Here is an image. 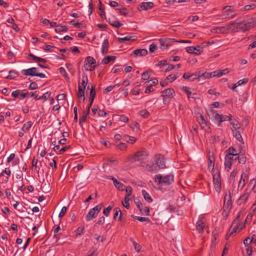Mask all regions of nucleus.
<instances>
[{
	"label": "nucleus",
	"mask_w": 256,
	"mask_h": 256,
	"mask_svg": "<svg viewBox=\"0 0 256 256\" xmlns=\"http://www.w3.org/2000/svg\"><path fill=\"white\" fill-rule=\"evenodd\" d=\"M255 22L254 18H252L247 22L238 19L236 20L230 22V25L232 26V32L242 31L244 32L248 31L254 27Z\"/></svg>",
	"instance_id": "nucleus-1"
},
{
	"label": "nucleus",
	"mask_w": 256,
	"mask_h": 256,
	"mask_svg": "<svg viewBox=\"0 0 256 256\" xmlns=\"http://www.w3.org/2000/svg\"><path fill=\"white\" fill-rule=\"evenodd\" d=\"M148 155L146 151H138L135 152L133 155L130 156L128 158V160L130 162H138L140 164H142L146 159Z\"/></svg>",
	"instance_id": "nucleus-2"
},
{
	"label": "nucleus",
	"mask_w": 256,
	"mask_h": 256,
	"mask_svg": "<svg viewBox=\"0 0 256 256\" xmlns=\"http://www.w3.org/2000/svg\"><path fill=\"white\" fill-rule=\"evenodd\" d=\"M174 176L172 174H168L162 176L161 174L155 176V182H158L162 186H168L174 181Z\"/></svg>",
	"instance_id": "nucleus-3"
},
{
	"label": "nucleus",
	"mask_w": 256,
	"mask_h": 256,
	"mask_svg": "<svg viewBox=\"0 0 256 256\" xmlns=\"http://www.w3.org/2000/svg\"><path fill=\"white\" fill-rule=\"evenodd\" d=\"M155 164L152 166L148 165V170L150 172H154L156 170V167L158 166L160 168H166L165 162L163 156L161 155L156 156L154 158Z\"/></svg>",
	"instance_id": "nucleus-4"
},
{
	"label": "nucleus",
	"mask_w": 256,
	"mask_h": 256,
	"mask_svg": "<svg viewBox=\"0 0 256 256\" xmlns=\"http://www.w3.org/2000/svg\"><path fill=\"white\" fill-rule=\"evenodd\" d=\"M159 41L160 46V48L162 50H165L166 48H168V46H171L174 42H178V41L175 40L174 39L170 38H161L159 40ZM178 42L182 43H190V41L184 40H180L178 41Z\"/></svg>",
	"instance_id": "nucleus-5"
},
{
	"label": "nucleus",
	"mask_w": 256,
	"mask_h": 256,
	"mask_svg": "<svg viewBox=\"0 0 256 256\" xmlns=\"http://www.w3.org/2000/svg\"><path fill=\"white\" fill-rule=\"evenodd\" d=\"M210 112L212 114V115L213 117L215 118V120H218V126H221V123L222 122L228 120H231V114H229V116L219 114L216 111H214L212 109H211L210 110Z\"/></svg>",
	"instance_id": "nucleus-6"
},
{
	"label": "nucleus",
	"mask_w": 256,
	"mask_h": 256,
	"mask_svg": "<svg viewBox=\"0 0 256 256\" xmlns=\"http://www.w3.org/2000/svg\"><path fill=\"white\" fill-rule=\"evenodd\" d=\"M102 208V204H98L90 209L86 216V221H90L96 218Z\"/></svg>",
	"instance_id": "nucleus-7"
},
{
	"label": "nucleus",
	"mask_w": 256,
	"mask_h": 256,
	"mask_svg": "<svg viewBox=\"0 0 256 256\" xmlns=\"http://www.w3.org/2000/svg\"><path fill=\"white\" fill-rule=\"evenodd\" d=\"M162 96L163 98V102L165 104H168L169 101L175 94L174 90L172 88H168L163 90Z\"/></svg>",
	"instance_id": "nucleus-8"
},
{
	"label": "nucleus",
	"mask_w": 256,
	"mask_h": 256,
	"mask_svg": "<svg viewBox=\"0 0 256 256\" xmlns=\"http://www.w3.org/2000/svg\"><path fill=\"white\" fill-rule=\"evenodd\" d=\"M38 68H32L26 70H23L22 74L24 76H37L41 78L46 77V75L42 73H38L37 72Z\"/></svg>",
	"instance_id": "nucleus-9"
},
{
	"label": "nucleus",
	"mask_w": 256,
	"mask_h": 256,
	"mask_svg": "<svg viewBox=\"0 0 256 256\" xmlns=\"http://www.w3.org/2000/svg\"><path fill=\"white\" fill-rule=\"evenodd\" d=\"M212 176L216 190L219 193L221 190V181L220 172L218 170H216V172L214 171Z\"/></svg>",
	"instance_id": "nucleus-10"
},
{
	"label": "nucleus",
	"mask_w": 256,
	"mask_h": 256,
	"mask_svg": "<svg viewBox=\"0 0 256 256\" xmlns=\"http://www.w3.org/2000/svg\"><path fill=\"white\" fill-rule=\"evenodd\" d=\"M96 62L94 58L88 56L86 57L84 60V68L87 71H92L96 67L95 64Z\"/></svg>",
	"instance_id": "nucleus-11"
},
{
	"label": "nucleus",
	"mask_w": 256,
	"mask_h": 256,
	"mask_svg": "<svg viewBox=\"0 0 256 256\" xmlns=\"http://www.w3.org/2000/svg\"><path fill=\"white\" fill-rule=\"evenodd\" d=\"M251 190L246 188L237 200V204L239 206L246 204L250 198Z\"/></svg>",
	"instance_id": "nucleus-12"
},
{
	"label": "nucleus",
	"mask_w": 256,
	"mask_h": 256,
	"mask_svg": "<svg viewBox=\"0 0 256 256\" xmlns=\"http://www.w3.org/2000/svg\"><path fill=\"white\" fill-rule=\"evenodd\" d=\"M230 30L232 31V26L230 25V22L226 26L214 27L211 29L210 32L212 33L228 34Z\"/></svg>",
	"instance_id": "nucleus-13"
},
{
	"label": "nucleus",
	"mask_w": 256,
	"mask_h": 256,
	"mask_svg": "<svg viewBox=\"0 0 256 256\" xmlns=\"http://www.w3.org/2000/svg\"><path fill=\"white\" fill-rule=\"evenodd\" d=\"M239 217L240 215L238 214L236 218L233 220L232 224V226H234L233 230L232 232H230L226 236V240H228L230 236H232L234 233H236L238 232H240L242 230V227L241 226H236L238 222Z\"/></svg>",
	"instance_id": "nucleus-14"
},
{
	"label": "nucleus",
	"mask_w": 256,
	"mask_h": 256,
	"mask_svg": "<svg viewBox=\"0 0 256 256\" xmlns=\"http://www.w3.org/2000/svg\"><path fill=\"white\" fill-rule=\"evenodd\" d=\"M224 208H226L227 211L230 210L232 206V200L230 192L228 191V194H226L224 197Z\"/></svg>",
	"instance_id": "nucleus-15"
},
{
	"label": "nucleus",
	"mask_w": 256,
	"mask_h": 256,
	"mask_svg": "<svg viewBox=\"0 0 256 256\" xmlns=\"http://www.w3.org/2000/svg\"><path fill=\"white\" fill-rule=\"evenodd\" d=\"M206 72H204L202 71L197 72L192 74H190V81H194V80L198 79V81L201 80H204L206 78Z\"/></svg>",
	"instance_id": "nucleus-16"
},
{
	"label": "nucleus",
	"mask_w": 256,
	"mask_h": 256,
	"mask_svg": "<svg viewBox=\"0 0 256 256\" xmlns=\"http://www.w3.org/2000/svg\"><path fill=\"white\" fill-rule=\"evenodd\" d=\"M234 157L228 154H226L225 156L224 166L226 168H228V170L230 169L234 161L236 160Z\"/></svg>",
	"instance_id": "nucleus-17"
},
{
	"label": "nucleus",
	"mask_w": 256,
	"mask_h": 256,
	"mask_svg": "<svg viewBox=\"0 0 256 256\" xmlns=\"http://www.w3.org/2000/svg\"><path fill=\"white\" fill-rule=\"evenodd\" d=\"M95 96H96L95 86H92V88L90 89V102L88 106L87 110H86V112H88V113H90V108L92 104V103L94 100Z\"/></svg>",
	"instance_id": "nucleus-18"
},
{
	"label": "nucleus",
	"mask_w": 256,
	"mask_h": 256,
	"mask_svg": "<svg viewBox=\"0 0 256 256\" xmlns=\"http://www.w3.org/2000/svg\"><path fill=\"white\" fill-rule=\"evenodd\" d=\"M154 6V4L152 2H146L141 3L138 7L140 10H147L151 9Z\"/></svg>",
	"instance_id": "nucleus-19"
},
{
	"label": "nucleus",
	"mask_w": 256,
	"mask_h": 256,
	"mask_svg": "<svg viewBox=\"0 0 256 256\" xmlns=\"http://www.w3.org/2000/svg\"><path fill=\"white\" fill-rule=\"evenodd\" d=\"M223 76L220 70H217L212 72H206V78H210L214 76L220 77Z\"/></svg>",
	"instance_id": "nucleus-20"
},
{
	"label": "nucleus",
	"mask_w": 256,
	"mask_h": 256,
	"mask_svg": "<svg viewBox=\"0 0 256 256\" xmlns=\"http://www.w3.org/2000/svg\"><path fill=\"white\" fill-rule=\"evenodd\" d=\"M132 54L135 56H144L148 54V51L144 48L137 49L133 52Z\"/></svg>",
	"instance_id": "nucleus-21"
},
{
	"label": "nucleus",
	"mask_w": 256,
	"mask_h": 256,
	"mask_svg": "<svg viewBox=\"0 0 256 256\" xmlns=\"http://www.w3.org/2000/svg\"><path fill=\"white\" fill-rule=\"evenodd\" d=\"M108 39H106L103 42L102 46V53L103 55L108 52Z\"/></svg>",
	"instance_id": "nucleus-22"
},
{
	"label": "nucleus",
	"mask_w": 256,
	"mask_h": 256,
	"mask_svg": "<svg viewBox=\"0 0 256 256\" xmlns=\"http://www.w3.org/2000/svg\"><path fill=\"white\" fill-rule=\"evenodd\" d=\"M210 44L209 42L202 43L200 46L195 47V54L199 55L203 52V48L206 46V44Z\"/></svg>",
	"instance_id": "nucleus-23"
},
{
	"label": "nucleus",
	"mask_w": 256,
	"mask_h": 256,
	"mask_svg": "<svg viewBox=\"0 0 256 256\" xmlns=\"http://www.w3.org/2000/svg\"><path fill=\"white\" fill-rule=\"evenodd\" d=\"M84 90L85 88L84 87H82V86H80V84H78V92L77 93V96L78 98H80L83 97V100L84 101L85 98L84 96Z\"/></svg>",
	"instance_id": "nucleus-24"
},
{
	"label": "nucleus",
	"mask_w": 256,
	"mask_h": 256,
	"mask_svg": "<svg viewBox=\"0 0 256 256\" xmlns=\"http://www.w3.org/2000/svg\"><path fill=\"white\" fill-rule=\"evenodd\" d=\"M198 120L202 128L204 129L206 128V127H208L206 121L203 116L200 115Z\"/></svg>",
	"instance_id": "nucleus-25"
},
{
	"label": "nucleus",
	"mask_w": 256,
	"mask_h": 256,
	"mask_svg": "<svg viewBox=\"0 0 256 256\" xmlns=\"http://www.w3.org/2000/svg\"><path fill=\"white\" fill-rule=\"evenodd\" d=\"M226 154H228L230 156H236L238 155V153L237 152L236 150L233 147H230L227 150L226 152Z\"/></svg>",
	"instance_id": "nucleus-26"
},
{
	"label": "nucleus",
	"mask_w": 256,
	"mask_h": 256,
	"mask_svg": "<svg viewBox=\"0 0 256 256\" xmlns=\"http://www.w3.org/2000/svg\"><path fill=\"white\" fill-rule=\"evenodd\" d=\"M88 112L84 111L83 116H80L79 119V124L82 128L83 123L86 121L88 116L89 115Z\"/></svg>",
	"instance_id": "nucleus-27"
},
{
	"label": "nucleus",
	"mask_w": 256,
	"mask_h": 256,
	"mask_svg": "<svg viewBox=\"0 0 256 256\" xmlns=\"http://www.w3.org/2000/svg\"><path fill=\"white\" fill-rule=\"evenodd\" d=\"M204 224L200 221H198L196 224V228L198 232L200 234L204 232Z\"/></svg>",
	"instance_id": "nucleus-28"
},
{
	"label": "nucleus",
	"mask_w": 256,
	"mask_h": 256,
	"mask_svg": "<svg viewBox=\"0 0 256 256\" xmlns=\"http://www.w3.org/2000/svg\"><path fill=\"white\" fill-rule=\"evenodd\" d=\"M109 24L111 26H112L116 28H119L123 25L122 24L120 23V22H119L118 20H114V18H110L109 19Z\"/></svg>",
	"instance_id": "nucleus-29"
},
{
	"label": "nucleus",
	"mask_w": 256,
	"mask_h": 256,
	"mask_svg": "<svg viewBox=\"0 0 256 256\" xmlns=\"http://www.w3.org/2000/svg\"><path fill=\"white\" fill-rule=\"evenodd\" d=\"M116 58V56H107L102 60V63L103 64H106L114 60Z\"/></svg>",
	"instance_id": "nucleus-30"
},
{
	"label": "nucleus",
	"mask_w": 256,
	"mask_h": 256,
	"mask_svg": "<svg viewBox=\"0 0 256 256\" xmlns=\"http://www.w3.org/2000/svg\"><path fill=\"white\" fill-rule=\"evenodd\" d=\"M245 178H246V176L245 174L243 173L242 174L241 178L239 182L238 185V188L242 189L245 186Z\"/></svg>",
	"instance_id": "nucleus-31"
},
{
	"label": "nucleus",
	"mask_w": 256,
	"mask_h": 256,
	"mask_svg": "<svg viewBox=\"0 0 256 256\" xmlns=\"http://www.w3.org/2000/svg\"><path fill=\"white\" fill-rule=\"evenodd\" d=\"M114 184L119 190L123 191L126 188V186L122 183L118 181L117 180H114Z\"/></svg>",
	"instance_id": "nucleus-32"
},
{
	"label": "nucleus",
	"mask_w": 256,
	"mask_h": 256,
	"mask_svg": "<svg viewBox=\"0 0 256 256\" xmlns=\"http://www.w3.org/2000/svg\"><path fill=\"white\" fill-rule=\"evenodd\" d=\"M99 12L98 14L102 18H106V14L104 12V6L102 4V2L100 1Z\"/></svg>",
	"instance_id": "nucleus-33"
},
{
	"label": "nucleus",
	"mask_w": 256,
	"mask_h": 256,
	"mask_svg": "<svg viewBox=\"0 0 256 256\" xmlns=\"http://www.w3.org/2000/svg\"><path fill=\"white\" fill-rule=\"evenodd\" d=\"M256 212V204L254 203L250 209V211L248 214L246 218L247 219H251L254 214H255Z\"/></svg>",
	"instance_id": "nucleus-34"
},
{
	"label": "nucleus",
	"mask_w": 256,
	"mask_h": 256,
	"mask_svg": "<svg viewBox=\"0 0 256 256\" xmlns=\"http://www.w3.org/2000/svg\"><path fill=\"white\" fill-rule=\"evenodd\" d=\"M236 15V13L234 12H228L226 14H222V18L226 19V18H232Z\"/></svg>",
	"instance_id": "nucleus-35"
},
{
	"label": "nucleus",
	"mask_w": 256,
	"mask_h": 256,
	"mask_svg": "<svg viewBox=\"0 0 256 256\" xmlns=\"http://www.w3.org/2000/svg\"><path fill=\"white\" fill-rule=\"evenodd\" d=\"M142 194L144 200L150 203L152 202V198L145 190H142Z\"/></svg>",
	"instance_id": "nucleus-36"
},
{
	"label": "nucleus",
	"mask_w": 256,
	"mask_h": 256,
	"mask_svg": "<svg viewBox=\"0 0 256 256\" xmlns=\"http://www.w3.org/2000/svg\"><path fill=\"white\" fill-rule=\"evenodd\" d=\"M28 56L32 58L33 60L36 62H40L44 63H45L46 62V59L36 56L34 55L33 54H30L28 55Z\"/></svg>",
	"instance_id": "nucleus-37"
},
{
	"label": "nucleus",
	"mask_w": 256,
	"mask_h": 256,
	"mask_svg": "<svg viewBox=\"0 0 256 256\" xmlns=\"http://www.w3.org/2000/svg\"><path fill=\"white\" fill-rule=\"evenodd\" d=\"M18 72L15 71L14 70H11L9 72V74L6 76V78L8 79H13L15 78L18 77Z\"/></svg>",
	"instance_id": "nucleus-38"
},
{
	"label": "nucleus",
	"mask_w": 256,
	"mask_h": 256,
	"mask_svg": "<svg viewBox=\"0 0 256 256\" xmlns=\"http://www.w3.org/2000/svg\"><path fill=\"white\" fill-rule=\"evenodd\" d=\"M68 30V28L67 26H66L58 25L56 26L55 31L56 32H66Z\"/></svg>",
	"instance_id": "nucleus-39"
},
{
	"label": "nucleus",
	"mask_w": 256,
	"mask_h": 256,
	"mask_svg": "<svg viewBox=\"0 0 256 256\" xmlns=\"http://www.w3.org/2000/svg\"><path fill=\"white\" fill-rule=\"evenodd\" d=\"M236 159H238V162L240 164H244L246 162V158L244 154H242L240 156H236L235 157L234 160H236Z\"/></svg>",
	"instance_id": "nucleus-40"
},
{
	"label": "nucleus",
	"mask_w": 256,
	"mask_h": 256,
	"mask_svg": "<svg viewBox=\"0 0 256 256\" xmlns=\"http://www.w3.org/2000/svg\"><path fill=\"white\" fill-rule=\"evenodd\" d=\"M124 139L127 142H130L131 144H134L136 141V138L134 137L127 135H124Z\"/></svg>",
	"instance_id": "nucleus-41"
},
{
	"label": "nucleus",
	"mask_w": 256,
	"mask_h": 256,
	"mask_svg": "<svg viewBox=\"0 0 256 256\" xmlns=\"http://www.w3.org/2000/svg\"><path fill=\"white\" fill-rule=\"evenodd\" d=\"M150 82V81H147L144 83L145 84H146V86H148V87L145 90V93L146 94H148L154 91V88L152 86V84H149Z\"/></svg>",
	"instance_id": "nucleus-42"
},
{
	"label": "nucleus",
	"mask_w": 256,
	"mask_h": 256,
	"mask_svg": "<svg viewBox=\"0 0 256 256\" xmlns=\"http://www.w3.org/2000/svg\"><path fill=\"white\" fill-rule=\"evenodd\" d=\"M114 219H116V218H117V216L118 215V213L120 212V216L118 217V220H120L122 219V212H121L120 208H116L114 209Z\"/></svg>",
	"instance_id": "nucleus-43"
},
{
	"label": "nucleus",
	"mask_w": 256,
	"mask_h": 256,
	"mask_svg": "<svg viewBox=\"0 0 256 256\" xmlns=\"http://www.w3.org/2000/svg\"><path fill=\"white\" fill-rule=\"evenodd\" d=\"M134 36H126L124 38H118V40L120 42H124L125 41H131V40H134V38H134Z\"/></svg>",
	"instance_id": "nucleus-44"
},
{
	"label": "nucleus",
	"mask_w": 256,
	"mask_h": 256,
	"mask_svg": "<svg viewBox=\"0 0 256 256\" xmlns=\"http://www.w3.org/2000/svg\"><path fill=\"white\" fill-rule=\"evenodd\" d=\"M182 90L184 91L187 94L188 98H194V96H192V92L190 91V88L188 86H183Z\"/></svg>",
	"instance_id": "nucleus-45"
},
{
	"label": "nucleus",
	"mask_w": 256,
	"mask_h": 256,
	"mask_svg": "<svg viewBox=\"0 0 256 256\" xmlns=\"http://www.w3.org/2000/svg\"><path fill=\"white\" fill-rule=\"evenodd\" d=\"M126 8H116V11L119 13L120 15H123L125 16H128V13L126 12Z\"/></svg>",
	"instance_id": "nucleus-46"
},
{
	"label": "nucleus",
	"mask_w": 256,
	"mask_h": 256,
	"mask_svg": "<svg viewBox=\"0 0 256 256\" xmlns=\"http://www.w3.org/2000/svg\"><path fill=\"white\" fill-rule=\"evenodd\" d=\"M139 114L144 118H147L150 114L147 110H143L139 112Z\"/></svg>",
	"instance_id": "nucleus-47"
},
{
	"label": "nucleus",
	"mask_w": 256,
	"mask_h": 256,
	"mask_svg": "<svg viewBox=\"0 0 256 256\" xmlns=\"http://www.w3.org/2000/svg\"><path fill=\"white\" fill-rule=\"evenodd\" d=\"M130 241L132 242L135 250L138 252H140L141 249L140 246L132 238H130Z\"/></svg>",
	"instance_id": "nucleus-48"
},
{
	"label": "nucleus",
	"mask_w": 256,
	"mask_h": 256,
	"mask_svg": "<svg viewBox=\"0 0 256 256\" xmlns=\"http://www.w3.org/2000/svg\"><path fill=\"white\" fill-rule=\"evenodd\" d=\"M230 121V122L232 126L235 129V130L240 128V124L238 121L236 120H232V119Z\"/></svg>",
	"instance_id": "nucleus-49"
},
{
	"label": "nucleus",
	"mask_w": 256,
	"mask_h": 256,
	"mask_svg": "<svg viewBox=\"0 0 256 256\" xmlns=\"http://www.w3.org/2000/svg\"><path fill=\"white\" fill-rule=\"evenodd\" d=\"M88 79L86 75L83 74L82 76V82L80 86H82V87H84L86 88V87L88 84Z\"/></svg>",
	"instance_id": "nucleus-50"
},
{
	"label": "nucleus",
	"mask_w": 256,
	"mask_h": 256,
	"mask_svg": "<svg viewBox=\"0 0 256 256\" xmlns=\"http://www.w3.org/2000/svg\"><path fill=\"white\" fill-rule=\"evenodd\" d=\"M254 237L255 236H252V238H246L244 241V244L245 245V246H249L248 245L250 243L253 242V241L254 240Z\"/></svg>",
	"instance_id": "nucleus-51"
},
{
	"label": "nucleus",
	"mask_w": 256,
	"mask_h": 256,
	"mask_svg": "<svg viewBox=\"0 0 256 256\" xmlns=\"http://www.w3.org/2000/svg\"><path fill=\"white\" fill-rule=\"evenodd\" d=\"M134 218H136L141 222H150V220L148 218L140 217L138 216H132Z\"/></svg>",
	"instance_id": "nucleus-52"
},
{
	"label": "nucleus",
	"mask_w": 256,
	"mask_h": 256,
	"mask_svg": "<svg viewBox=\"0 0 256 256\" xmlns=\"http://www.w3.org/2000/svg\"><path fill=\"white\" fill-rule=\"evenodd\" d=\"M32 122H27L25 123L22 128V130L23 131H24L25 130H28L29 129L31 128L32 126Z\"/></svg>",
	"instance_id": "nucleus-53"
},
{
	"label": "nucleus",
	"mask_w": 256,
	"mask_h": 256,
	"mask_svg": "<svg viewBox=\"0 0 256 256\" xmlns=\"http://www.w3.org/2000/svg\"><path fill=\"white\" fill-rule=\"evenodd\" d=\"M130 198L129 197H127L125 196L124 198V202L122 203L126 209L128 210L130 208V203L129 201Z\"/></svg>",
	"instance_id": "nucleus-54"
},
{
	"label": "nucleus",
	"mask_w": 256,
	"mask_h": 256,
	"mask_svg": "<svg viewBox=\"0 0 256 256\" xmlns=\"http://www.w3.org/2000/svg\"><path fill=\"white\" fill-rule=\"evenodd\" d=\"M18 204L19 203L18 202H16V204H14V208L17 210L19 211L20 212H24L25 208L22 206H19L18 208L17 207L18 206Z\"/></svg>",
	"instance_id": "nucleus-55"
},
{
	"label": "nucleus",
	"mask_w": 256,
	"mask_h": 256,
	"mask_svg": "<svg viewBox=\"0 0 256 256\" xmlns=\"http://www.w3.org/2000/svg\"><path fill=\"white\" fill-rule=\"evenodd\" d=\"M126 196L130 197V196L132 194V188L130 186H128L126 188Z\"/></svg>",
	"instance_id": "nucleus-56"
},
{
	"label": "nucleus",
	"mask_w": 256,
	"mask_h": 256,
	"mask_svg": "<svg viewBox=\"0 0 256 256\" xmlns=\"http://www.w3.org/2000/svg\"><path fill=\"white\" fill-rule=\"evenodd\" d=\"M256 7V5L254 4H251L246 5L243 8L244 10H250L254 9Z\"/></svg>",
	"instance_id": "nucleus-57"
},
{
	"label": "nucleus",
	"mask_w": 256,
	"mask_h": 256,
	"mask_svg": "<svg viewBox=\"0 0 256 256\" xmlns=\"http://www.w3.org/2000/svg\"><path fill=\"white\" fill-rule=\"evenodd\" d=\"M150 71L147 70L145 72H144L142 76V79L144 80H148L150 78Z\"/></svg>",
	"instance_id": "nucleus-58"
},
{
	"label": "nucleus",
	"mask_w": 256,
	"mask_h": 256,
	"mask_svg": "<svg viewBox=\"0 0 256 256\" xmlns=\"http://www.w3.org/2000/svg\"><path fill=\"white\" fill-rule=\"evenodd\" d=\"M214 158H209L208 162V168L209 169L212 168L213 169L214 166Z\"/></svg>",
	"instance_id": "nucleus-59"
},
{
	"label": "nucleus",
	"mask_w": 256,
	"mask_h": 256,
	"mask_svg": "<svg viewBox=\"0 0 256 256\" xmlns=\"http://www.w3.org/2000/svg\"><path fill=\"white\" fill-rule=\"evenodd\" d=\"M67 210V208L66 206H63L58 214V217L61 218L63 217L66 214Z\"/></svg>",
	"instance_id": "nucleus-60"
},
{
	"label": "nucleus",
	"mask_w": 256,
	"mask_h": 256,
	"mask_svg": "<svg viewBox=\"0 0 256 256\" xmlns=\"http://www.w3.org/2000/svg\"><path fill=\"white\" fill-rule=\"evenodd\" d=\"M178 76L176 74H170L166 77V80H170V82H172L175 80H176Z\"/></svg>",
	"instance_id": "nucleus-61"
},
{
	"label": "nucleus",
	"mask_w": 256,
	"mask_h": 256,
	"mask_svg": "<svg viewBox=\"0 0 256 256\" xmlns=\"http://www.w3.org/2000/svg\"><path fill=\"white\" fill-rule=\"evenodd\" d=\"M50 92H46L44 93L42 96H40V100H43L45 102L50 96Z\"/></svg>",
	"instance_id": "nucleus-62"
},
{
	"label": "nucleus",
	"mask_w": 256,
	"mask_h": 256,
	"mask_svg": "<svg viewBox=\"0 0 256 256\" xmlns=\"http://www.w3.org/2000/svg\"><path fill=\"white\" fill-rule=\"evenodd\" d=\"M134 202L136 204L137 208L139 209L140 212H142V204L141 202L138 200H134Z\"/></svg>",
	"instance_id": "nucleus-63"
},
{
	"label": "nucleus",
	"mask_w": 256,
	"mask_h": 256,
	"mask_svg": "<svg viewBox=\"0 0 256 256\" xmlns=\"http://www.w3.org/2000/svg\"><path fill=\"white\" fill-rule=\"evenodd\" d=\"M28 94V92L26 90H24L21 92V93L20 94V99L23 100L25 98L26 95Z\"/></svg>",
	"instance_id": "nucleus-64"
}]
</instances>
